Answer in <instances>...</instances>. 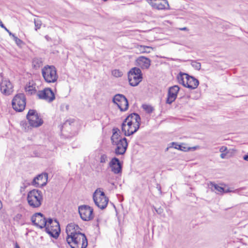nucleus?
Wrapping results in <instances>:
<instances>
[{"label":"nucleus","instance_id":"1","mask_svg":"<svg viewBox=\"0 0 248 248\" xmlns=\"http://www.w3.org/2000/svg\"><path fill=\"white\" fill-rule=\"evenodd\" d=\"M66 241L71 248H86L88 245L84 233H67Z\"/></svg>","mask_w":248,"mask_h":248},{"label":"nucleus","instance_id":"2","mask_svg":"<svg viewBox=\"0 0 248 248\" xmlns=\"http://www.w3.org/2000/svg\"><path fill=\"white\" fill-rule=\"evenodd\" d=\"M43 200L42 192L40 190L33 189L28 193V202L29 205L32 208H35L40 207Z\"/></svg>","mask_w":248,"mask_h":248},{"label":"nucleus","instance_id":"3","mask_svg":"<svg viewBox=\"0 0 248 248\" xmlns=\"http://www.w3.org/2000/svg\"><path fill=\"white\" fill-rule=\"evenodd\" d=\"M42 74L46 82L54 83L57 80L58 76L57 70L53 65H46L42 69Z\"/></svg>","mask_w":248,"mask_h":248},{"label":"nucleus","instance_id":"4","mask_svg":"<svg viewBox=\"0 0 248 248\" xmlns=\"http://www.w3.org/2000/svg\"><path fill=\"white\" fill-rule=\"evenodd\" d=\"M93 200L95 204L102 210L107 207L108 202V198L100 188L97 189L93 193Z\"/></svg>","mask_w":248,"mask_h":248},{"label":"nucleus","instance_id":"5","mask_svg":"<svg viewBox=\"0 0 248 248\" xmlns=\"http://www.w3.org/2000/svg\"><path fill=\"white\" fill-rule=\"evenodd\" d=\"M142 78V74L139 68H132L128 73V79L131 86H137L141 81Z\"/></svg>","mask_w":248,"mask_h":248},{"label":"nucleus","instance_id":"6","mask_svg":"<svg viewBox=\"0 0 248 248\" xmlns=\"http://www.w3.org/2000/svg\"><path fill=\"white\" fill-rule=\"evenodd\" d=\"M26 98L24 93L16 94L13 98L12 105L13 109L17 112L23 111L26 107Z\"/></svg>","mask_w":248,"mask_h":248},{"label":"nucleus","instance_id":"7","mask_svg":"<svg viewBox=\"0 0 248 248\" xmlns=\"http://www.w3.org/2000/svg\"><path fill=\"white\" fill-rule=\"evenodd\" d=\"M29 125L32 127H38L42 125L44 123L43 119L35 109H30L26 115Z\"/></svg>","mask_w":248,"mask_h":248},{"label":"nucleus","instance_id":"8","mask_svg":"<svg viewBox=\"0 0 248 248\" xmlns=\"http://www.w3.org/2000/svg\"><path fill=\"white\" fill-rule=\"evenodd\" d=\"M112 102L117 105L121 111H125L128 108V100L123 94L119 93L116 94L113 98Z\"/></svg>","mask_w":248,"mask_h":248},{"label":"nucleus","instance_id":"9","mask_svg":"<svg viewBox=\"0 0 248 248\" xmlns=\"http://www.w3.org/2000/svg\"><path fill=\"white\" fill-rule=\"evenodd\" d=\"M93 210L89 205H82L78 207V212L81 218L84 221H89L93 217Z\"/></svg>","mask_w":248,"mask_h":248},{"label":"nucleus","instance_id":"10","mask_svg":"<svg viewBox=\"0 0 248 248\" xmlns=\"http://www.w3.org/2000/svg\"><path fill=\"white\" fill-rule=\"evenodd\" d=\"M122 161L116 157L112 158L108 163V167L110 168L111 171L115 174H121L123 170Z\"/></svg>","mask_w":248,"mask_h":248},{"label":"nucleus","instance_id":"11","mask_svg":"<svg viewBox=\"0 0 248 248\" xmlns=\"http://www.w3.org/2000/svg\"><path fill=\"white\" fill-rule=\"evenodd\" d=\"M31 220L34 225L41 229L45 227L47 222V219L41 213H35L31 217Z\"/></svg>","mask_w":248,"mask_h":248},{"label":"nucleus","instance_id":"12","mask_svg":"<svg viewBox=\"0 0 248 248\" xmlns=\"http://www.w3.org/2000/svg\"><path fill=\"white\" fill-rule=\"evenodd\" d=\"M47 179L48 174L46 172H43L33 178L31 184L36 187L42 188L47 184Z\"/></svg>","mask_w":248,"mask_h":248},{"label":"nucleus","instance_id":"13","mask_svg":"<svg viewBox=\"0 0 248 248\" xmlns=\"http://www.w3.org/2000/svg\"><path fill=\"white\" fill-rule=\"evenodd\" d=\"M112 145L116 146L114 151L115 154L116 155H124L125 153L128 144L126 138L124 137L121 139V140H119L118 142Z\"/></svg>","mask_w":248,"mask_h":248},{"label":"nucleus","instance_id":"14","mask_svg":"<svg viewBox=\"0 0 248 248\" xmlns=\"http://www.w3.org/2000/svg\"><path fill=\"white\" fill-rule=\"evenodd\" d=\"M1 93L5 95H9L13 92V85L10 81L5 78H2L0 82Z\"/></svg>","mask_w":248,"mask_h":248},{"label":"nucleus","instance_id":"15","mask_svg":"<svg viewBox=\"0 0 248 248\" xmlns=\"http://www.w3.org/2000/svg\"><path fill=\"white\" fill-rule=\"evenodd\" d=\"M37 96L39 99H44L51 102L55 98V94L53 91L49 88L44 89L43 90L39 91Z\"/></svg>","mask_w":248,"mask_h":248},{"label":"nucleus","instance_id":"16","mask_svg":"<svg viewBox=\"0 0 248 248\" xmlns=\"http://www.w3.org/2000/svg\"><path fill=\"white\" fill-rule=\"evenodd\" d=\"M46 232H61V228L59 222L51 218L47 219V224L45 226Z\"/></svg>","mask_w":248,"mask_h":248},{"label":"nucleus","instance_id":"17","mask_svg":"<svg viewBox=\"0 0 248 248\" xmlns=\"http://www.w3.org/2000/svg\"><path fill=\"white\" fill-rule=\"evenodd\" d=\"M180 88L178 85H174L169 88L166 103L171 104L177 98Z\"/></svg>","mask_w":248,"mask_h":248},{"label":"nucleus","instance_id":"18","mask_svg":"<svg viewBox=\"0 0 248 248\" xmlns=\"http://www.w3.org/2000/svg\"><path fill=\"white\" fill-rule=\"evenodd\" d=\"M155 9L158 10L170 9V6L167 0H151L148 2Z\"/></svg>","mask_w":248,"mask_h":248},{"label":"nucleus","instance_id":"19","mask_svg":"<svg viewBox=\"0 0 248 248\" xmlns=\"http://www.w3.org/2000/svg\"><path fill=\"white\" fill-rule=\"evenodd\" d=\"M199 84V80L193 76L186 75V86L190 89H195L197 88Z\"/></svg>","mask_w":248,"mask_h":248},{"label":"nucleus","instance_id":"20","mask_svg":"<svg viewBox=\"0 0 248 248\" xmlns=\"http://www.w3.org/2000/svg\"><path fill=\"white\" fill-rule=\"evenodd\" d=\"M151 62L150 59L144 56H140L136 60L137 65L142 69H148L151 65Z\"/></svg>","mask_w":248,"mask_h":248},{"label":"nucleus","instance_id":"21","mask_svg":"<svg viewBox=\"0 0 248 248\" xmlns=\"http://www.w3.org/2000/svg\"><path fill=\"white\" fill-rule=\"evenodd\" d=\"M141 123V118L140 115H137L135 118V123H134V130H127L126 133H124L125 136H130L133 135L136 133L140 128Z\"/></svg>","mask_w":248,"mask_h":248},{"label":"nucleus","instance_id":"22","mask_svg":"<svg viewBox=\"0 0 248 248\" xmlns=\"http://www.w3.org/2000/svg\"><path fill=\"white\" fill-rule=\"evenodd\" d=\"M120 133V130L118 128L114 127L112 129V135L110 138L112 144H115L119 140H121V139H123L121 137Z\"/></svg>","mask_w":248,"mask_h":248},{"label":"nucleus","instance_id":"23","mask_svg":"<svg viewBox=\"0 0 248 248\" xmlns=\"http://www.w3.org/2000/svg\"><path fill=\"white\" fill-rule=\"evenodd\" d=\"M79 226L75 223H69L66 227L65 232H80Z\"/></svg>","mask_w":248,"mask_h":248},{"label":"nucleus","instance_id":"24","mask_svg":"<svg viewBox=\"0 0 248 248\" xmlns=\"http://www.w3.org/2000/svg\"><path fill=\"white\" fill-rule=\"evenodd\" d=\"M186 75L188 74L181 72L177 76V79L178 83L182 84L184 87L186 86Z\"/></svg>","mask_w":248,"mask_h":248},{"label":"nucleus","instance_id":"25","mask_svg":"<svg viewBox=\"0 0 248 248\" xmlns=\"http://www.w3.org/2000/svg\"><path fill=\"white\" fill-rule=\"evenodd\" d=\"M210 186L213 187L215 190H216V192L217 194L225 193V189L223 187L220 186L213 182H211L210 183Z\"/></svg>","mask_w":248,"mask_h":248},{"label":"nucleus","instance_id":"26","mask_svg":"<svg viewBox=\"0 0 248 248\" xmlns=\"http://www.w3.org/2000/svg\"><path fill=\"white\" fill-rule=\"evenodd\" d=\"M42 60L40 58H35L32 62V66L36 69L39 68L42 65Z\"/></svg>","mask_w":248,"mask_h":248},{"label":"nucleus","instance_id":"27","mask_svg":"<svg viewBox=\"0 0 248 248\" xmlns=\"http://www.w3.org/2000/svg\"><path fill=\"white\" fill-rule=\"evenodd\" d=\"M170 146L166 149V151H168L170 148H174L181 151H185L186 148L182 146L181 145L178 144L176 142H172L170 143Z\"/></svg>","mask_w":248,"mask_h":248},{"label":"nucleus","instance_id":"28","mask_svg":"<svg viewBox=\"0 0 248 248\" xmlns=\"http://www.w3.org/2000/svg\"><path fill=\"white\" fill-rule=\"evenodd\" d=\"M132 117V115H128L122 124V131L124 134L126 133L127 131V130H126V124L130 121V118H131Z\"/></svg>","mask_w":248,"mask_h":248},{"label":"nucleus","instance_id":"29","mask_svg":"<svg viewBox=\"0 0 248 248\" xmlns=\"http://www.w3.org/2000/svg\"><path fill=\"white\" fill-rule=\"evenodd\" d=\"M10 36H12L14 39V40L15 41L16 44L19 46H21L22 45H23L24 43L23 41H22L21 39H19L17 36L15 35L14 33H10Z\"/></svg>","mask_w":248,"mask_h":248},{"label":"nucleus","instance_id":"30","mask_svg":"<svg viewBox=\"0 0 248 248\" xmlns=\"http://www.w3.org/2000/svg\"><path fill=\"white\" fill-rule=\"evenodd\" d=\"M191 62V65L197 70H200L201 68V64L200 62H197L195 60H190Z\"/></svg>","mask_w":248,"mask_h":248},{"label":"nucleus","instance_id":"31","mask_svg":"<svg viewBox=\"0 0 248 248\" xmlns=\"http://www.w3.org/2000/svg\"><path fill=\"white\" fill-rule=\"evenodd\" d=\"M143 109L147 113H151L154 110V108L150 105L144 104L142 106Z\"/></svg>","mask_w":248,"mask_h":248},{"label":"nucleus","instance_id":"32","mask_svg":"<svg viewBox=\"0 0 248 248\" xmlns=\"http://www.w3.org/2000/svg\"><path fill=\"white\" fill-rule=\"evenodd\" d=\"M152 48L151 47L147 46H140V50L141 53H150V50L152 49Z\"/></svg>","mask_w":248,"mask_h":248},{"label":"nucleus","instance_id":"33","mask_svg":"<svg viewBox=\"0 0 248 248\" xmlns=\"http://www.w3.org/2000/svg\"><path fill=\"white\" fill-rule=\"evenodd\" d=\"M75 122L74 119H69L66 120L62 125V129L67 127L68 126L71 125Z\"/></svg>","mask_w":248,"mask_h":248},{"label":"nucleus","instance_id":"34","mask_svg":"<svg viewBox=\"0 0 248 248\" xmlns=\"http://www.w3.org/2000/svg\"><path fill=\"white\" fill-rule=\"evenodd\" d=\"M34 23L35 24V31H37L38 29H39L41 28V26L42 25V22L41 21L39 20L38 19H34Z\"/></svg>","mask_w":248,"mask_h":248},{"label":"nucleus","instance_id":"35","mask_svg":"<svg viewBox=\"0 0 248 248\" xmlns=\"http://www.w3.org/2000/svg\"><path fill=\"white\" fill-rule=\"evenodd\" d=\"M25 90L26 92H28L30 94H34L36 92V90L33 89L32 87H31L30 86L26 87Z\"/></svg>","mask_w":248,"mask_h":248},{"label":"nucleus","instance_id":"36","mask_svg":"<svg viewBox=\"0 0 248 248\" xmlns=\"http://www.w3.org/2000/svg\"><path fill=\"white\" fill-rule=\"evenodd\" d=\"M112 74L115 77H121L123 75L122 72L117 69L112 71Z\"/></svg>","mask_w":248,"mask_h":248},{"label":"nucleus","instance_id":"37","mask_svg":"<svg viewBox=\"0 0 248 248\" xmlns=\"http://www.w3.org/2000/svg\"><path fill=\"white\" fill-rule=\"evenodd\" d=\"M108 161V156L106 154L101 155L100 162L101 163H105Z\"/></svg>","mask_w":248,"mask_h":248},{"label":"nucleus","instance_id":"38","mask_svg":"<svg viewBox=\"0 0 248 248\" xmlns=\"http://www.w3.org/2000/svg\"><path fill=\"white\" fill-rule=\"evenodd\" d=\"M0 26L4 29L9 34V35L10 36V33H12L3 24V23L2 22L1 20L0 19Z\"/></svg>","mask_w":248,"mask_h":248},{"label":"nucleus","instance_id":"39","mask_svg":"<svg viewBox=\"0 0 248 248\" xmlns=\"http://www.w3.org/2000/svg\"><path fill=\"white\" fill-rule=\"evenodd\" d=\"M21 124L23 126V127L25 128V131H27L29 129V125H28V123L26 122L22 121L21 123Z\"/></svg>","mask_w":248,"mask_h":248},{"label":"nucleus","instance_id":"40","mask_svg":"<svg viewBox=\"0 0 248 248\" xmlns=\"http://www.w3.org/2000/svg\"><path fill=\"white\" fill-rule=\"evenodd\" d=\"M130 115H132V117L131 118H130V121L131 120L132 122L133 123V124L135 123V118L137 115H139L138 113H132L130 114Z\"/></svg>","mask_w":248,"mask_h":248},{"label":"nucleus","instance_id":"41","mask_svg":"<svg viewBox=\"0 0 248 248\" xmlns=\"http://www.w3.org/2000/svg\"><path fill=\"white\" fill-rule=\"evenodd\" d=\"M155 211L158 215H162V214L163 213L164 210L161 207L158 208H155Z\"/></svg>","mask_w":248,"mask_h":248},{"label":"nucleus","instance_id":"42","mask_svg":"<svg viewBox=\"0 0 248 248\" xmlns=\"http://www.w3.org/2000/svg\"><path fill=\"white\" fill-rule=\"evenodd\" d=\"M133 123L132 122L131 120L128 122L126 124V125L127 126V128H126V130H130V129L132 128V126L133 124Z\"/></svg>","mask_w":248,"mask_h":248},{"label":"nucleus","instance_id":"43","mask_svg":"<svg viewBox=\"0 0 248 248\" xmlns=\"http://www.w3.org/2000/svg\"><path fill=\"white\" fill-rule=\"evenodd\" d=\"M29 185V184H25V183H23L22 184V186L20 187V191L22 192V191H24L25 188L27 187L28 185Z\"/></svg>","mask_w":248,"mask_h":248},{"label":"nucleus","instance_id":"44","mask_svg":"<svg viewBox=\"0 0 248 248\" xmlns=\"http://www.w3.org/2000/svg\"><path fill=\"white\" fill-rule=\"evenodd\" d=\"M22 215L20 214H17L14 217V219L16 221H19L22 218Z\"/></svg>","mask_w":248,"mask_h":248},{"label":"nucleus","instance_id":"45","mask_svg":"<svg viewBox=\"0 0 248 248\" xmlns=\"http://www.w3.org/2000/svg\"><path fill=\"white\" fill-rule=\"evenodd\" d=\"M50 237H53L55 239H57L59 236L60 233H48Z\"/></svg>","mask_w":248,"mask_h":248},{"label":"nucleus","instance_id":"46","mask_svg":"<svg viewBox=\"0 0 248 248\" xmlns=\"http://www.w3.org/2000/svg\"><path fill=\"white\" fill-rule=\"evenodd\" d=\"M227 150V148L225 146H222L220 148V150H219L220 152H222V153L226 152Z\"/></svg>","mask_w":248,"mask_h":248},{"label":"nucleus","instance_id":"47","mask_svg":"<svg viewBox=\"0 0 248 248\" xmlns=\"http://www.w3.org/2000/svg\"><path fill=\"white\" fill-rule=\"evenodd\" d=\"M156 188L157 189V190L159 191L160 193H162V191H161V186L160 185H158L157 184V186H156Z\"/></svg>","mask_w":248,"mask_h":248},{"label":"nucleus","instance_id":"48","mask_svg":"<svg viewBox=\"0 0 248 248\" xmlns=\"http://www.w3.org/2000/svg\"><path fill=\"white\" fill-rule=\"evenodd\" d=\"M243 159L248 161V153L243 156Z\"/></svg>","mask_w":248,"mask_h":248},{"label":"nucleus","instance_id":"49","mask_svg":"<svg viewBox=\"0 0 248 248\" xmlns=\"http://www.w3.org/2000/svg\"><path fill=\"white\" fill-rule=\"evenodd\" d=\"M220 157L222 158H225L226 156V153H222L220 154Z\"/></svg>","mask_w":248,"mask_h":248},{"label":"nucleus","instance_id":"50","mask_svg":"<svg viewBox=\"0 0 248 248\" xmlns=\"http://www.w3.org/2000/svg\"><path fill=\"white\" fill-rule=\"evenodd\" d=\"M181 31H188V29L186 27H184L179 29Z\"/></svg>","mask_w":248,"mask_h":248},{"label":"nucleus","instance_id":"51","mask_svg":"<svg viewBox=\"0 0 248 248\" xmlns=\"http://www.w3.org/2000/svg\"><path fill=\"white\" fill-rule=\"evenodd\" d=\"M2 207V203H1V201H0V210L1 209Z\"/></svg>","mask_w":248,"mask_h":248},{"label":"nucleus","instance_id":"52","mask_svg":"<svg viewBox=\"0 0 248 248\" xmlns=\"http://www.w3.org/2000/svg\"><path fill=\"white\" fill-rule=\"evenodd\" d=\"M239 191V189H235L233 192L234 193H237Z\"/></svg>","mask_w":248,"mask_h":248},{"label":"nucleus","instance_id":"53","mask_svg":"<svg viewBox=\"0 0 248 248\" xmlns=\"http://www.w3.org/2000/svg\"><path fill=\"white\" fill-rule=\"evenodd\" d=\"M97 225H96V227L97 228H98L99 227V223H98L99 220H98V219H97Z\"/></svg>","mask_w":248,"mask_h":248},{"label":"nucleus","instance_id":"54","mask_svg":"<svg viewBox=\"0 0 248 248\" xmlns=\"http://www.w3.org/2000/svg\"><path fill=\"white\" fill-rule=\"evenodd\" d=\"M232 191L230 190L229 189H228L227 190L225 191V193H227V192H231Z\"/></svg>","mask_w":248,"mask_h":248},{"label":"nucleus","instance_id":"55","mask_svg":"<svg viewBox=\"0 0 248 248\" xmlns=\"http://www.w3.org/2000/svg\"><path fill=\"white\" fill-rule=\"evenodd\" d=\"M16 248H20V247H19V246L17 244H16Z\"/></svg>","mask_w":248,"mask_h":248},{"label":"nucleus","instance_id":"56","mask_svg":"<svg viewBox=\"0 0 248 248\" xmlns=\"http://www.w3.org/2000/svg\"><path fill=\"white\" fill-rule=\"evenodd\" d=\"M184 97H185V96H183V97H181L180 98L182 99V98H183Z\"/></svg>","mask_w":248,"mask_h":248},{"label":"nucleus","instance_id":"57","mask_svg":"<svg viewBox=\"0 0 248 248\" xmlns=\"http://www.w3.org/2000/svg\"><path fill=\"white\" fill-rule=\"evenodd\" d=\"M68 106H66V108H67V109H68Z\"/></svg>","mask_w":248,"mask_h":248},{"label":"nucleus","instance_id":"58","mask_svg":"<svg viewBox=\"0 0 248 248\" xmlns=\"http://www.w3.org/2000/svg\"><path fill=\"white\" fill-rule=\"evenodd\" d=\"M123 200H124V199H123V198H122V200H121V201H123Z\"/></svg>","mask_w":248,"mask_h":248}]
</instances>
